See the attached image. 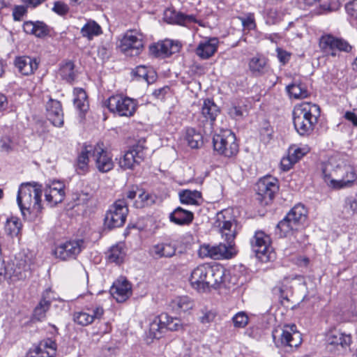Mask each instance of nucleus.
<instances>
[{
    "label": "nucleus",
    "instance_id": "a878e982",
    "mask_svg": "<svg viewBox=\"0 0 357 357\" xmlns=\"http://www.w3.org/2000/svg\"><path fill=\"white\" fill-rule=\"evenodd\" d=\"M218 45V40L216 38L201 42L196 49V54L203 59H209L217 51Z\"/></svg>",
    "mask_w": 357,
    "mask_h": 357
},
{
    "label": "nucleus",
    "instance_id": "ea45409f",
    "mask_svg": "<svg viewBox=\"0 0 357 357\" xmlns=\"http://www.w3.org/2000/svg\"><path fill=\"white\" fill-rule=\"evenodd\" d=\"M81 33L84 37L91 40L94 36L102 33L100 26L95 21H89L81 29Z\"/></svg>",
    "mask_w": 357,
    "mask_h": 357
},
{
    "label": "nucleus",
    "instance_id": "58836bf2",
    "mask_svg": "<svg viewBox=\"0 0 357 357\" xmlns=\"http://www.w3.org/2000/svg\"><path fill=\"white\" fill-rule=\"evenodd\" d=\"M201 197V192L197 190H185L179 192L180 201L185 204L198 205Z\"/></svg>",
    "mask_w": 357,
    "mask_h": 357
},
{
    "label": "nucleus",
    "instance_id": "774afa93",
    "mask_svg": "<svg viewBox=\"0 0 357 357\" xmlns=\"http://www.w3.org/2000/svg\"><path fill=\"white\" fill-rule=\"evenodd\" d=\"M169 88L168 86H165L162 88H160L158 89H155L153 92V95L159 99H162L164 98L165 95L169 91Z\"/></svg>",
    "mask_w": 357,
    "mask_h": 357
},
{
    "label": "nucleus",
    "instance_id": "a211bd4d",
    "mask_svg": "<svg viewBox=\"0 0 357 357\" xmlns=\"http://www.w3.org/2000/svg\"><path fill=\"white\" fill-rule=\"evenodd\" d=\"M144 157L142 146L135 145L125 153L119 160V165L124 169H132L144 160Z\"/></svg>",
    "mask_w": 357,
    "mask_h": 357
},
{
    "label": "nucleus",
    "instance_id": "4468645a",
    "mask_svg": "<svg viewBox=\"0 0 357 357\" xmlns=\"http://www.w3.org/2000/svg\"><path fill=\"white\" fill-rule=\"evenodd\" d=\"M198 254L202 258L209 257L213 259H221L231 258L235 252L234 247L221 243L217 245L204 244L200 246Z\"/></svg>",
    "mask_w": 357,
    "mask_h": 357
},
{
    "label": "nucleus",
    "instance_id": "9d476101",
    "mask_svg": "<svg viewBox=\"0 0 357 357\" xmlns=\"http://www.w3.org/2000/svg\"><path fill=\"white\" fill-rule=\"evenodd\" d=\"M107 107L111 112L120 116H131L136 110L137 103L128 97L113 96L107 100Z\"/></svg>",
    "mask_w": 357,
    "mask_h": 357
},
{
    "label": "nucleus",
    "instance_id": "393cba45",
    "mask_svg": "<svg viewBox=\"0 0 357 357\" xmlns=\"http://www.w3.org/2000/svg\"><path fill=\"white\" fill-rule=\"evenodd\" d=\"M24 31L37 38H44L50 34V27L42 21H27L23 24Z\"/></svg>",
    "mask_w": 357,
    "mask_h": 357
},
{
    "label": "nucleus",
    "instance_id": "2eb2a0df",
    "mask_svg": "<svg viewBox=\"0 0 357 357\" xmlns=\"http://www.w3.org/2000/svg\"><path fill=\"white\" fill-rule=\"evenodd\" d=\"M228 211H222L217 213L215 224L220 228L222 236L225 238L227 244L234 247V240L236 235V224L234 220H227L226 214Z\"/></svg>",
    "mask_w": 357,
    "mask_h": 357
},
{
    "label": "nucleus",
    "instance_id": "e2e57ef3",
    "mask_svg": "<svg viewBox=\"0 0 357 357\" xmlns=\"http://www.w3.org/2000/svg\"><path fill=\"white\" fill-rule=\"evenodd\" d=\"M215 317V315L213 312L206 311L203 312V315L199 317V321L201 323L206 324L211 322L214 319Z\"/></svg>",
    "mask_w": 357,
    "mask_h": 357
},
{
    "label": "nucleus",
    "instance_id": "a19ab883",
    "mask_svg": "<svg viewBox=\"0 0 357 357\" xmlns=\"http://www.w3.org/2000/svg\"><path fill=\"white\" fill-rule=\"evenodd\" d=\"M289 94L296 99L305 98L308 96V91L306 86L301 84H292L287 86Z\"/></svg>",
    "mask_w": 357,
    "mask_h": 357
},
{
    "label": "nucleus",
    "instance_id": "5701e85b",
    "mask_svg": "<svg viewBox=\"0 0 357 357\" xmlns=\"http://www.w3.org/2000/svg\"><path fill=\"white\" fill-rule=\"evenodd\" d=\"M14 64L19 73L26 76L33 74L38 67V63L36 59L28 56L16 57L14 61Z\"/></svg>",
    "mask_w": 357,
    "mask_h": 357
},
{
    "label": "nucleus",
    "instance_id": "9b49d317",
    "mask_svg": "<svg viewBox=\"0 0 357 357\" xmlns=\"http://www.w3.org/2000/svg\"><path fill=\"white\" fill-rule=\"evenodd\" d=\"M273 338L278 347L282 346L297 347L302 341L301 333L296 331V326L294 324L285 326L281 332L274 331Z\"/></svg>",
    "mask_w": 357,
    "mask_h": 357
},
{
    "label": "nucleus",
    "instance_id": "ddd939ff",
    "mask_svg": "<svg viewBox=\"0 0 357 357\" xmlns=\"http://www.w3.org/2000/svg\"><path fill=\"white\" fill-rule=\"evenodd\" d=\"M251 247L256 256L261 261H269L272 258L271 239L262 231H257L250 241Z\"/></svg>",
    "mask_w": 357,
    "mask_h": 357
},
{
    "label": "nucleus",
    "instance_id": "f3484780",
    "mask_svg": "<svg viewBox=\"0 0 357 357\" xmlns=\"http://www.w3.org/2000/svg\"><path fill=\"white\" fill-rule=\"evenodd\" d=\"M91 155L96 162L97 169L100 172H107L113 169L114 162L112 156L104 149L102 143H98L96 146H93Z\"/></svg>",
    "mask_w": 357,
    "mask_h": 357
},
{
    "label": "nucleus",
    "instance_id": "4d7b16f0",
    "mask_svg": "<svg viewBox=\"0 0 357 357\" xmlns=\"http://www.w3.org/2000/svg\"><path fill=\"white\" fill-rule=\"evenodd\" d=\"M240 20L244 28L251 30L255 27L253 15L249 14V15L245 17H240Z\"/></svg>",
    "mask_w": 357,
    "mask_h": 357
},
{
    "label": "nucleus",
    "instance_id": "39448f33",
    "mask_svg": "<svg viewBox=\"0 0 357 357\" xmlns=\"http://www.w3.org/2000/svg\"><path fill=\"white\" fill-rule=\"evenodd\" d=\"M214 150L227 158L236 155L238 152V145L235 135L229 130L215 135L213 138Z\"/></svg>",
    "mask_w": 357,
    "mask_h": 357
},
{
    "label": "nucleus",
    "instance_id": "603ef678",
    "mask_svg": "<svg viewBox=\"0 0 357 357\" xmlns=\"http://www.w3.org/2000/svg\"><path fill=\"white\" fill-rule=\"evenodd\" d=\"M233 322L236 327L244 328L248 323V317L245 313L241 312L233 317Z\"/></svg>",
    "mask_w": 357,
    "mask_h": 357
},
{
    "label": "nucleus",
    "instance_id": "c9c22d12",
    "mask_svg": "<svg viewBox=\"0 0 357 357\" xmlns=\"http://www.w3.org/2000/svg\"><path fill=\"white\" fill-rule=\"evenodd\" d=\"M319 47L321 52L326 56H337L335 50V37L331 35H326L321 37Z\"/></svg>",
    "mask_w": 357,
    "mask_h": 357
},
{
    "label": "nucleus",
    "instance_id": "c85d7f7f",
    "mask_svg": "<svg viewBox=\"0 0 357 357\" xmlns=\"http://www.w3.org/2000/svg\"><path fill=\"white\" fill-rule=\"evenodd\" d=\"M164 20L169 24L184 25L186 22H195L193 15H184L171 8L166 9L164 13Z\"/></svg>",
    "mask_w": 357,
    "mask_h": 357
},
{
    "label": "nucleus",
    "instance_id": "0e129e2a",
    "mask_svg": "<svg viewBox=\"0 0 357 357\" xmlns=\"http://www.w3.org/2000/svg\"><path fill=\"white\" fill-rule=\"evenodd\" d=\"M272 291H273V294L275 296H278L280 299L289 301L288 298H287V294H285L282 286H280V285L275 286L273 289Z\"/></svg>",
    "mask_w": 357,
    "mask_h": 357
},
{
    "label": "nucleus",
    "instance_id": "f704fd0d",
    "mask_svg": "<svg viewBox=\"0 0 357 357\" xmlns=\"http://www.w3.org/2000/svg\"><path fill=\"white\" fill-rule=\"evenodd\" d=\"M157 197L140 189L138 193V198L133 202V206L136 208H143L151 206L156 202Z\"/></svg>",
    "mask_w": 357,
    "mask_h": 357
},
{
    "label": "nucleus",
    "instance_id": "4c0bfd02",
    "mask_svg": "<svg viewBox=\"0 0 357 357\" xmlns=\"http://www.w3.org/2000/svg\"><path fill=\"white\" fill-rule=\"evenodd\" d=\"M74 105L75 107L81 112L84 113L89 109V102L87 100V95L82 89H75Z\"/></svg>",
    "mask_w": 357,
    "mask_h": 357
},
{
    "label": "nucleus",
    "instance_id": "cd10ccee",
    "mask_svg": "<svg viewBox=\"0 0 357 357\" xmlns=\"http://www.w3.org/2000/svg\"><path fill=\"white\" fill-rule=\"evenodd\" d=\"M50 291H46L42 296L38 304L36 306L33 313V319L42 321L46 318V313L49 310L52 300L49 296Z\"/></svg>",
    "mask_w": 357,
    "mask_h": 357
},
{
    "label": "nucleus",
    "instance_id": "f257e3e1",
    "mask_svg": "<svg viewBox=\"0 0 357 357\" xmlns=\"http://www.w3.org/2000/svg\"><path fill=\"white\" fill-rule=\"evenodd\" d=\"M37 183H26L20 185L17 202L24 218L32 221L41 213L43 190Z\"/></svg>",
    "mask_w": 357,
    "mask_h": 357
},
{
    "label": "nucleus",
    "instance_id": "bf43d9fd",
    "mask_svg": "<svg viewBox=\"0 0 357 357\" xmlns=\"http://www.w3.org/2000/svg\"><path fill=\"white\" fill-rule=\"evenodd\" d=\"M26 13V8L24 6H15L13 9V15L16 21H20Z\"/></svg>",
    "mask_w": 357,
    "mask_h": 357
},
{
    "label": "nucleus",
    "instance_id": "8fccbe9b",
    "mask_svg": "<svg viewBox=\"0 0 357 357\" xmlns=\"http://www.w3.org/2000/svg\"><path fill=\"white\" fill-rule=\"evenodd\" d=\"M73 319L81 326H87L93 322L91 313L84 312H75L73 315Z\"/></svg>",
    "mask_w": 357,
    "mask_h": 357
},
{
    "label": "nucleus",
    "instance_id": "bb28decb",
    "mask_svg": "<svg viewBox=\"0 0 357 357\" xmlns=\"http://www.w3.org/2000/svg\"><path fill=\"white\" fill-rule=\"evenodd\" d=\"M176 245L172 243H161L153 245L151 252L155 259L170 258L175 255Z\"/></svg>",
    "mask_w": 357,
    "mask_h": 357
},
{
    "label": "nucleus",
    "instance_id": "dca6fc26",
    "mask_svg": "<svg viewBox=\"0 0 357 357\" xmlns=\"http://www.w3.org/2000/svg\"><path fill=\"white\" fill-rule=\"evenodd\" d=\"M65 185L59 181H54L47 184L43 190L47 204L53 207L63 202L65 197Z\"/></svg>",
    "mask_w": 357,
    "mask_h": 357
},
{
    "label": "nucleus",
    "instance_id": "13d9d810",
    "mask_svg": "<svg viewBox=\"0 0 357 357\" xmlns=\"http://www.w3.org/2000/svg\"><path fill=\"white\" fill-rule=\"evenodd\" d=\"M68 6L66 3L61 1H56L54 3L53 10L59 15H65L68 12Z\"/></svg>",
    "mask_w": 357,
    "mask_h": 357
},
{
    "label": "nucleus",
    "instance_id": "72a5a7b5",
    "mask_svg": "<svg viewBox=\"0 0 357 357\" xmlns=\"http://www.w3.org/2000/svg\"><path fill=\"white\" fill-rule=\"evenodd\" d=\"M162 320H166L165 314H160L155 317L153 320L150 323L149 330L148 332V337L151 339H160L162 337L165 332Z\"/></svg>",
    "mask_w": 357,
    "mask_h": 357
},
{
    "label": "nucleus",
    "instance_id": "680f3d73",
    "mask_svg": "<svg viewBox=\"0 0 357 357\" xmlns=\"http://www.w3.org/2000/svg\"><path fill=\"white\" fill-rule=\"evenodd\" d=\"M346 10L350 15L357 19V0H354L352 2L347 3Z\"/></svg>",
    "mask_w": 357,
    "mask_h": 357
},
{
    "label": "nucleus",
    "instance_id": "864d4df0",
    "mask_svg": "<svg viewBox=\"0 0 357 357\" xmlns=\"http://www.w3.org/2000/svg\"><path fill=\"white\" fill-rule=\"evenodd\" d=\"M344 208L351 214L357 213V195L346 199Z\"/></svg>",
    "mask_w": 357,
    "mask_h": 357
},
{
    "label": "nucleus",
    "instance_id": "f03ea898",
    "mask_svg": "<svg viewBox=\"0 0 357 357\" xmlns=\"http://www.w3.org/2000/svg\"><path fill=\"white\" fill-rule=\"evenodd\" d=\"M324 179L333 189H341L351 186L356 179L354 168L343 160L336 161L331 158L322 169Z\"/></svg>",
    "mask_w": 357,
    "mask_h": 357
},
{
    "label": "nucleus",
    "instance_id": "aec40b11",
    "mask_svg": "<svg viewBox=\"0 0 357 357\" xmlns=\"http://www.w3.org/2000/svg\"><path fill=\"white\" fill-rule=\"evenodd\" d=\"M46 112L48 120L56 127L63 124V112L61 104L56 100L50 98L46 104Z\"/></svg>",
    "mask_w": 357,
    "mask_h": 357
},
{
    "label": "nucleus",
    "instance_id": "6e6d98bb",
    "mask_svg": "<svg viewBox=\"0 0 357 357\" xmlns=\"http://www.w3.org/2000/svg\"><path fill=\"white\" fill-rule=\"evenodd\" d=\"M297 162L296 158L289 155L287 158H283L281 160L280 165L283 171L289 170L292 165Z\"/></svg>",
    "mask_w": 357,
    "mask_h": 357
},
{
    "label": "nucleus",
    "instance_id": "79ce46f5",
    "mask_svg": "<svg viewBox=\"0 0 357 357\" xmlns=\"http://www.w3.org/2000/svg\"><path fill=\"white\" fill-rule=\"evenodd\" d=\"M266 66V59L263 56H255L250 60V70L255 74H261Z\"/></svg>",
    "mask_w": 357,
    "mask_h": 357
},
{
    "label": "nucleus",
    "instance_id": "423d86ee",
    "mask_svg": "<svg viewBox=\"0 0 357 357\" xmlns=\"http://www.w3.org/2000/svg\"><path fill=\"white\" fill-rule=\"evenodd\" d=\"M84 248L83 239L69 240L56 245L52 254L61 261H69L75 259Z\"/></svg>",
    "mask_w": 357,
    "mask_h": 357
},
{
    "label": "nucleus",
    "instance_id": "6ab92c4d",
    "mask_svg": "<svg viewBox=\"0 0 357 357\" xmlns=\"http://www.w3.org/2000/svg\"><path fill=\"white\" fill-rule=\"evenodd\" d=\"M181 48L178 42L165 39L153 44L149 47L151 54L155 57L165 58L178 52Z\"/></svg>",
    "mask_w": 357,
    "mask_h": 357
},
{
    "label": "nucleus",
    "instance_id": "09e8293b",
    "mask_svg": "<svg viewBox=\"0 0 357 357\" xmlns=\"http://www.w3.org/2000/svg\"><path fill=\"white\" fill-rule=\"evenodd\" d=\"M38 348L45 351L47 357H54L56 352V344L51 339L42 341Z\"/></svg>",
    "mask_w": 357,
    "mask_h": 357
},
{
    "label": "nucleus",
    "instance_id": "de8ad7c7",
    "mask_svg": "<svg viewBox=\"0 0 357 357\" xmlns=\"http://www.w3.org/2000/svg\"><path fill=\"white\" fill-rule=\"evenodd\" d=\"M22 224L17 219L12 218L7 220L5 225L6 233L11 237L17 236L20 229Z\"/></svg>",
    "mask_w": 357,
    "mask_h": 357
},
{
    "label": "nucleus",
    "instance_id": "3c124183",
    "mask_svg": "<svg viewBox=\"0 0 357 357\" xmlns=\"http://www.w3.org/2000/svg\"><path fill=\"white\" fill-rule=\"evenodd\" d=\"M351 46L347 40L335 37V53L337 54V52H349L351 50Z\"/></svg>",
    "mask_w": 357,
    "mask_h": 357
},
{
    "label": "nucleus",
    "instance_id": "7c9ffc66",
    "mask_svg": "<svg viewBox=\"0 0 357 357\" xmlns=\"http://www.w3.org/2000/svg\"><path fill=\"white\" fill-rule=\"evenodd\" d=\"M194 218L193 213L188 211L177 207L169 215L170 221L178 225H188Z\"/></svg>",
    "mask_w": 357,
    "mask_h": 357
},
{
    "label": "nucleus",
    "instance_id": "c756f323",
    "mask_svg": "<svg viewBox=\"0 0 357 357\" xmlns=\"http://www.w3.org/2000/svg\"><path fill=\"white\" fill-rule=\"evenodd\" d=\"M219 113V107L213 100L206 99L204 101L201 111V117L203 119V122L209 121L212 125Z\"/></svg>",
    "mask_w": 357,
    "mask_h": 357
},
{
    "label": "nucleus",
    "instance_id": "69168bd1",
    "mask_svg": "<svg viewBox=\"0 0 357 357\" xmlns=\"http://www.w3.org/2000/svg\"><path fill=\"white\" fill-rule=\"evenodd\" d=\"M91 317H92L93 321L95 319H100L104 313V310L102 307L98 306L91 310Z\"/></svg>",
    "mask_w": 357,
    "mask_h": 357
},
{
    "label": "nucleus",
    "instance_id": "a18cd8bd",
    "mask_svg": "<svg viewBox=\"0 0 357 357\" xmlns=\"http://www.w3.org/2000/svg\"><path fill=\"white\" fill-rule=\"evenodd\" d=\"M162 314L166 316V320H162V324L164 326L165 331H176L182 328V324L179 319L169 317L166 313H162Z\"/></svg>",
    "mask_w": 357,
    "mask_h": 357
},
{
    "label": "nucleus",
    "instance_id": "412c9836",
    "mask_svg": "<svg viewBox=\"0 0 357 357\" xmlns=\"http://www.w3.org/2000/svg\"><path fill=\"white\" fill-rule=\"evenodd\" d=\"M225 269L219 265L210 266L208 268L206 278L204 282L205 290L209 287L216 289L223 282Z\"/></svg>",
    "mask_w": 357,
    "mask_h": 357
},
{
    "label": "nucleus",
    "instance_id": "5fc2aeb1",
    "mask_svg": "<svg viewBox=\"0 0 357 357\" xmlns=\"http://www.w3.org/2000/svg\"><path fill=\"white\" fill-rule=\"evenodd\" d=\"M245 113V110L243 109L241 107L232 106L229 109L228 114L229 115L235 119H242L244 114Z\"/></svg>",
    "mask_w": 357,
    "mask_h": 357
},
{
    "label": "nucleus",
    "instance_id": "052dcab7",
    "mask_svg": "<svg viewBox=\"0 0 357 357\" xmlns=\"http://www.w3.org/2000/svg\"><path fill=\"white\" fill-rule=\"evenodd\" d=\"M139 190H140V189H139L137 187H132L131 189L126 192L125 197L123 199H125L126 202L128 200L132 202L133 203L135 200L137 193H139Z\"/></svg>",
    "mask_w": 357,
    "mask_h": 357
},
{
    "label": "nucleus",
    "instance_id": "2f4dec72",
    "mask_svg": "<svg viewBox=\"0 0 357 357\" xmlns=\"http://www.w3.org/2000/svg\"><path fill=\"white\" fill-rule=\"evenodd\" d=\"M93 153L92 146H84L79 153L76 163L75 170L79 174H84L89 170V155Z\"/></svg>",
    "mask_w": 357,
    "mask_h": 357
},
{
    "label": "nucleus",
    "instance_id": "c03bdc74",
    "mask_svg": "<svg viewBox=\"0 0 357 357\" xmlns=\"http://www.w3.org/2000/svg\"><path fill=\"white\" fill-rule=\"evenodd\" d=\"M125 252L121 245L112 246L107 252V258L111 262L120 264L123 261Z\"/></svg>",
    "mask_w": 357,
    "mask_h": 357
},
{
    "label": "nucleus",
    "instance_id": "6e6552de",
    "mask_svg": "<svg viewBox=\"0 0 357 357\" xmlns=\"http://www.w3.org/2000/svg\"><path fill=\"white\" fill-rule=\"evenodd\" d=\"M256 186L257 199L262 205L269 204L279 190L278 180L271 176L260 178Z\"/></svg>",
    "mask_w": 357,
    "mask_h": 357
},
{
    "label": "nucleus",
    "instance_id": "20e7f679",
    "mask_svg": "<svg viewBox=\"0 0 357 357\" xmlns=\"http://www.w3.org/2000/svg\"><path fill=\"white\" fill-rule=\"evenodd\" d=\"M307 215V211L303 204L295 205L277 225L280 236H287L292 231L298 230L305 222Z\"/></svg>",
    "mask_w": 357,
    "mask_h": 357
},
{
    "label": "nucleus",
    "instance_id": "e433bc0d",
    "mask_svg": "<svg viewBox=\"0 0 357 357\" xmlns=\"http://www.w3.org/2000/svg\"><path fill=\"white\" fill-rule=\"evenodd\" d=\"M185 140L192 149H199L203 144L202 135L193 128L186 129Z\"/></svg>",
    "mask_w": 357,
    "mask_h": 357
},
{
    "label": "nucleus",
    "instance_id": "7ed1b4c3",
    "mask_svg": "<svg viewBox=\"0 0 357 357\" xmlns=\"http://www.w3.org/2000/svg\"><path fill=\"white\" fill-rule=\"evenodd\" d=\"M320 116L317 105L308 102L296 106L293 111V123L296 132L301 136L310 135Z\"/></svg>",
    "mask_w": 357,
    "mask_h": 357
},
{
    "label": "nucleus",
    "instance_id": "f8f14e48",
    "mask_svg": "<svg viewBox=\"0 0 357 357\" xmlns=\"http://www.w3.org/2000/svg\"><path fill=\"white\" fill-rule=\"evenodd\" d=\"M325 340L328 349L333 353H340L346 350L351 343L350 335L336 328L328 331Z\"/></svg>",
    "mask_w": 357,
    "mask_h": 357
},
{
    "label": "nucleus",
    "instance_id": "1a4fd4ad",
    "mask_svg": "<svg viewBox=\"0 0 357 357\" xmlns=\"http://www.w3.org/2000/svg\"><path fill=\"white\" fill-rule=\"evenodd\" d=\"M119 47L127 56L139 55L144 47L142 34L135 30L127 31L120 40Z\"/></svg>",
    "mask_w": 357,
    "mask_h": 357
},
{
    "label": "nucleus",
    "instance_id": "37998d69",
    "mask_svg": "<svg viewBox=\"0 0 357 357\" xmlns=\"http://www.w3.org/2000/svg\"><path fill=\"white\" fill-rule=\"evenodd\" d=\"M135 75L145 80L148 84L154 82L156 79L155 73L151 69L148 70L144 66H137L135 69Z\"/></svg>",
    "mask_w": 357,
    "mask_h": 357
},
{
    "label": "nucleus",
    "instance_id": "b1692460",
    "mask_svg": "<svg viewBox=\"0 0 357 357\" xmlns=\"http://www.w3.org/2000/svg\"><path fill=\"white\" fill-rule=\"evenodd\" d=\"M209 264H204L198 266L191 273L190 282L193 288L198 291H205L204 282L206 278Z\"/></svg>",
    "mask_w": 357,
    "mask_h": 357
},
{
    "label": "nucleus",
    "instance_id": "473e14b6",
    "mask_svg": "<svg viewBox=\"0 0 357 357\" xmlns=\"http://www.w3.org/2000/svg\"><path fill=\"white\" fill-rule=\"evenodd\" d=\"M194 301L188 296H178L173 299L169 306L176 313L185 312L194 307Z\"/></svg>",
    "mask_w": 357,
    "mask_h": 357
},
{
    "label": "nucleus",
    "instance_id": "49530a36",
    "mask_svg": "<svg viewBox=\"0 0 357 357\" xmlns=\"http://www.w3.org/2000/svg\"><path fill=\"white\" fill-rule=\"evenodd\" d=\"M60 75L62 78L68 82L75 79L74 64L72 61H68L60 68Z\"/></svg>",
    "mask_w": 357,
    "mask_h": 357
},
{
    "label": "nucleus",
    "instance_id": "4be33fe9",
    "mask_svg": "<svg viewBox=\"0 0 357 357\" xmlns=\"http://www.w3.org/2000/svg\"><path fill=\"white\" fill-rule=\"evenodd\" d=\"M110 293L117 302L122 303L131 295V284L125 279L119 280L114 282Z\"/></svg>",
    "mask_w": 357,
    "mask_h": 357
},
{
    "label": "nucleus",
    "instance_id": "338daca9",
    "mask_svg": "<svg viewBox=\"0 0 357 357\" xmlns=\"http://www.w3.org/2000/svg\"><path fill=\"white\" fill-rule=\"evenodd\" d=\"M344 117L346 120L351 122L354 126H357V115L354 112L347 111L345 112Z\"/></svg>",
    "mask_w": 357,
    "mask_h": 357
},
{
    "label": "nucleus",
    "instance_id": "0eeeda50",
    "mask_svg": "<svg viewBox=\"0 0 357 357\" xmlns=\"http://www.w3.org/2000/svg\"><path fill=\"white\" fill-rule=\"evenodd\" d=\"M128 205L125 199L116 200L106 213L105 225L109 229L122 227L128 213Z\"/></svg>",
    "mask_w": 357,
    "mask_h": 357
}]
</instances>
